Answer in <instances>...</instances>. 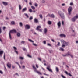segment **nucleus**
I'll use <instances>...</instances> for the list:
<instances>
[{"label": "nucleus", "mask_w": 78, "mask_h": 78, "mask_svg": "<svg viewBox=\"0 0 78 78\" xmlns=\"http://www.w3.org/2000/svg\"><path fill=\"white\" fill-rule=\"evenodd\" d=\"M61 42L62 44V47H64L66 46H67V45H69V43L68 42H66L63 40H61Z\"/></svg>", "instance_id": "f257e3e1"}, {"label": "nucleus", "mask_w": 78, "mask_h": 78, "mask_svg": "<svg viewBox=\"0 0 78 78\" xmlns=\"http://www.w3.org/2000/svg\"><path fill=\"white\" fill-rule=\"evenodd\" d=\"M32 67L34 69V70L35 72H36L38 74V75H42V74L41 73V72L37 71V70H36V67H35V66L34 65H33Z\"/></svg>", "instance_id": "f03ea898"}, {"label": "nucleus", "mask_w": 78, "mask_h": 78, "mask_svg": "<svg viewBox=\"0 0 78 78\" xmlns=\"http://www.w3.org/2000/svg\"><path fill=\"white\" fill-rule=\"evenodd\" d=\"M72 11V7H69L68 9V12L69 15H71Z\"/></svg>", "instance_id": "7ed1b4c3"}, {"label": "nucleus", "mask_w": 78, "mask_h": 78, "mask_svg": "<svg viewBox=\"0 0 78 78\" xmlns=\"http://www.w3.org/2000/svg\"><path fill=\"white\" fill-rule=\"evenodd\" d=\"M58 13L62 19H64V13H62V12L61 11H58Z\"/></svg>", "instance_id": "20e7f679"}, {"label": "nucleus", "mask_w": 78, "mask_h": 78, "mask_svg": "<svg viewBox=\"0 0 78 78\" xmlns=\"http://www.w3.org/2000/svg\"><path fill=\"white\" fill-rule=\"evenodd\" d=\"M41 28V26H38L36 28V30H37V31H39L40 32H42V29H39V28Z\"/></svg>", "instance_id": "39448f33"}, {"label": "nucleus", "mask_w": 78, "mask_h": 78, "mask_svg": "<svg viewBox=\"0 0 78 78\" xmlns=\"http://www.w3.org/2000/svg\"><path fill=\"white\" fill-rule=\"evenodd\" d=\"M7 66L9 69H11V64L9 62H8L7 63Z\"/></svg>", "instance_id": "423d86ee"}, {"label": "nucleus", "mask_w": 78, "mask_h": 78, "mask_svg": "<svg viewBox=\"0 0 78 78\" xmlns=\"http://www.w3.org/2000/svg\"><path fill=\"white\" fill-rule=\"evenodd\" d=\"M9 32L10 33H17V31L15 29H13L12 30L10 31Z\"/></svg>", "instance_id": "0eeeda50"}, {"label": "nucleus", "mask_w": 78, "mask_h": 78, "mask_svg": "<svg viewBox=\"0 0 78 78\" xmlns=\"http://www.w3.org/2000/svg\"><path fill=\"white\" fill-rule=\"evenodd\" d=\"M57 25L58 27V28H61V21H59V22H58L57 23Z\"/></svg>", "instance_id": "6e6552de"}, {"label": "nucleus", "mask_w": 78, "mask_h": 78, "mask_svg": "<svg viewBox=\"0 0 78 78\" xmlns=\"http://www.w3.org/2000/svg\"><path fill=\"white\" fill-rule=\"evenodd\" d=\"M25 28L26 29L28 30V29H30V27L29 25H27L25 26Z\"/></svg>", "instance_id": "1a4fd4ad"}, {"label": "nucleus", "mask_w": 78, "mask_h": 78, "mask_svg": "<svg viewBox=\"0 0 78 78\" xmlns=\"http://www.w3.org/2000/svg\"><path fill=\"white\" fill-rule=\"evenodd\" d=\"M50 66H48L47 69L49 71V72H52V70H51V69H50Z\"/></svg>", "instance_id": "9d476101"}, {"label": "nucleus", "mask_w": 78, "mask_h": 78, "mask_svg": "<svg viewBox=\"0 0 78 78\" xmlns=\"http://www.w3.org/2000/svg\"><path fill=\"white\" fill-rule=\"evenodd\" d=\"M2 3L4 5H5V6H7L8 4V2H2Z\"/></svg>", "instance_id": "9b49d317"}, {"label": "nucleus", "mask_w": 78, "mask_h": 78, "mask_svg": "<svg viewBox=\"0 0 78 78\" xmlns=\"http://www.w3.org/2000/svg\"><path fill=\"white\" fill-rule=\"evenodd\" d=\"M34 22L35 23H39L38 20L36 18H35L34 20Z\"/></svg>", "instance_id": "f8f14e48"}, {"label": "nucleus", "mask_w": 78, "mask_h": 78, "mask_svg": "<svg viewBox=\"0 0 78 78\" xmlns=\"http://www.w3.org/2000/svg\"><path fill=\"white\" fill-rule=\"evenodd\" d=\"M65 73H66V75H69L70 76H72V75H71L70 73H69L67 71H65Z\"/></svg>", "instance_id": "ddd939ff"}, {"label": "nucleus", "mask_w": 78, "mask_h": 78, "mask_svg": "<svg viewBox=\"0 0 78 78\" xmlns=\"http://www.w3.org/2000/svg\"><path fill=\"white\" fill-rule=\"evenodd\" d=\"M60 37H66V35L64 34H61L60 35Z\"/></svg>", "instance_id": "4468645a"}, {"label": "nucleus", "mask_w": 78, "mask_h": 78, "mask_svg": "<svg viewBox=\"0 0 78 78\" xmlns=\"http://www.w3.org/2000/svg\"><path fill=\"white\" fill-rule=\"evenodd\" d=\"M27 9V8L25 7L22 10V12H25V11H26Z\"/></svg>", "instance_id": "2eb2a0df"}, {"label": "nucleus", "mask_w": 78, "mask_h": 78, "mask_svg": "<svg viewBox=\"0 0 78 78\" xmlns=\"http://www.w3.org/2000/svg\"><path fill=\"white\" fill-rule=\"evenodd\" d=\"M3 51H0V56L1 57H2V55H3Z\"/></svg>", "instance_id": "dca6fc26"}, {"label": "nucleus", "mask_w": 78, "mask_h": 78, "mask_svg": "<svg viewBox=\"0 0 78 78\" xmlns=\"http://www.w3.org/2000/svg\"><path fill=\"white\" fill-rule=\"evenodd\" d=\"M49 16L50 17H51L52 18H55V15L53 14H52L51 15L49 14Z\"/></svg>", "instance_id": "f3484780"}, {"label": "nucleus", "mask_w": 78, "mask_h": 78, "mask_svg": "<svg viewBox=\"0 0 78 78\" xmlns=\"http://www.w3.org/2000/svg\"><path fill=\"white\" fill-rule=\"evenodd\" d=\"M76 20V19L74 17L72 18V22H75V20Z\"/></svg>", "instance_id": "a211bd4d"}, {"label": "nucleus", "mask_w": 78, "mask_h": 78, "mask_svg": "<svg viewBox=\"0 0 78 78\" xmlns=\"http://www.w3.org/2000/svg\"><path fill=\"white\" fill-rule=\"evenodd\" d=\"M44 33H47V29L46 28H44Z\"/></svg>", "instance_id": "6ab92c4d"}, {"label": "nucleus", "mask_w": 78, "mask_h": 78, "mask_svg": "<svg viewBox=\"0 0 78 78\" xmlns=\"http://www.w3.org/2000/svg\"><path fill=\"white\" fill-rule=\"evenodd\" d=\"M9 39H12V38L11 37V33L10 32L9 33Z\"/></svg>", "instance_id": "aec40b11"}, {"label": "nucleus", "mask_w": 78, "mask_h": 78, "mask_svg": "<svg viewBox=\"0 0 78 78\" xmlns=\"http://www.w3.org/2000/svg\"><path fill=\"white\" fill-rule=\"evenodd\" d=\"M17 35L18 37H20V33H18L17 34Z\"/></svg>", "instance_id": "412c9836"}, {"label": "nucleus", "mask_w": 78, "mask_h": 78, "mask_svg": "<svg viewBox=\"0 0 78 78\" xmlns=\"http://www.w3.org/2000/svg\"><path fill=\"white\" fill-rule=\"evenodd\" d=\"M74 17L76 18V20L77 19H78V15H76Z\"/></svg>", "instance_id": "4be33fe9"}, {"label": "nucleus", "mask_w": 78, "mask_h": 78, "mask_svg": "<svg viewBox=\"0 0 78 78\" xmlns=\"http://www.w3.org/2000/svg\"><path fill=\"white\" fill-rule=\"evenodd\" d=\"M56 70L57 72H59V69H58V67H56Z\"/></svg>", "instance_id": "5701e85b"}, {"label": "nucleus", "mask_w": 78, "mask_h": 78, "mask_svg": "<svg viewBox=\"0 0 78 78\" xmlns=\"http://www.w3.org/2000/svg\"><path fill=\"white\" fill-rule=\"evenodd\" d=\"M48 23L49 25H51V22L50 21H48Z\"/></svg>", "instance_id": "b1692460"}, {"label": "nucleus", "mask_w": 78, "mask_h": 78, "mask_svg": "<svg viewBox=\"0 0 78 78\" xmlns=\"http://www.w3.org/2000/svg\"><path fill=\"white\" fill-rule=\"evenodd\" d=\"M19 25L20 27H22V26H23V24H22V23L21 22L20 23Z\"/></svg>", "instance_id": "393cba45"}, {"label": "nucleus", "mask_w": 78, "mask_h": 78, "mask_svg": "<svg viewBox=\"0 0 78 78\" xmlns=\"http://www.w3.org/2000/svg\"><path fill=\"white\" fill-rule=\"evenodd\" d=\"M31 8H32V9H33V10H34V9H36V7H34V6H32Z\"/></svg>", "instance_id": "a878e982"}, {"label": "nucleus", "mask_w": 78, "mask_h": 78, "mask_svg": "<svg viewBox=\"0 0 78 78\" xmlns=\"http://www.w3.org/2000/svg\"><path fill=\"white\" fill-rule=\"evenodd\" d=\"M20 59H21V60H23V59H24V58H23V57H20Z\"/></svg>", "instance_id": "bb28decb"}, {"label": "nucleus", "mask_w": 78, "mask_h": 78, "mask_svg": "<svg viewBox=\"0 0 78 78\" xmlns=\"http://www.w3.org/2000/svg\"><path fill=\"white\" fill-rule=\"evenodd\" d=\"M28 40L30 42H32V43H33L34 42V41H33V40H31V39H29Z\"/></svg>", "instance_id": "cd10ccee"}, {"label": "nucleus", "mask_w": 78, "mask_h": 78, "mask_svg": "<svg viewBox=\"0 0 78 78\" xmlns=\"http://www.w3.org/2000/svg\"><path fill=\"white\" fill-rule=\"evenodd\" d=\"M24 15L26 16V17L27 18H28V17H29V16H28V14H27V13H24Z\"/></svg>", "instance_id": "c85d7f7f"}, {"label": "nucleus", "mask_w": 78, "mask_h": 78, "mask_svg": "<svg viewBox=\"0 0 78 78\" xmlns=\"http://www.w3.org/2000/svg\"><path fill=\"white\" fill-rule=\"evenodd\" d=\"M29 11L30 12H33V10H32V9H30L29 10Z\"/></svg>", "instance_id": "c756f323"}, {"label": "nucleus", "mask_w": 78, "mask_h": 78, "mask_svg": "<svg viewBox=\"0 0 78 78\" xmlns=\"http://www.w3.org/2000/svg\"><path fill=\"white\" fill-rule=\"evenodd\" d=\"M13 48L14 49V51L17 50V48H16V47H13Z\"/></svg>", "instance_id": "7c9ffc66"}, {"label": "nucleus", "mask_w": 78, "mask_h": 78, "mask_svg": "<svg viewBox=\"0 0 78 78\" xmlns=\"http://www.w3.org/2000/svg\"><path fill=\"white\" fill-rule=\"evenodd\" d=\"M19 9L20 10H21V9H22V7H21V5H19Z\"/></svg>", "instance_id": "2f4dec72"}, {"label": "nucleus", "mask_w": 78, "mask_h": 78, "mask_svg": "<svg viewBox=\"0 0 78 78\" xmlns=\"http://www.w3.org/2000/svg\"><path fill=\"white\" fill-rule=\"evenodd\" d=\"M11 23L12 25H14L15 24V22L14 21H12L11 22Z\"/></svg>", "instance_id": "473e14b6"}, {"label": "nucleus", "mask_w": 78, "mask_h": 78, "mask_svg": "<svg viewBox=\"0 0 78 78\" xmlns=\"http://www.w3.org/2000/svg\"><path fill=\"white\" fill-rule=\"evenodd\" d=\"M34 5L35 6L37 7V6H38V4L37 3H36L34 4Z\"/></svg>", "instance_id": "72a5a7b5"}, {"label": "nucleus", "mask_w": 78, "mask_h": 78, "mask_svg": "<svg viewBox=\"0 0 78 78\" xmlns=\"http://www.w3.org/2000/svg\"><path fill=\"white\" fill-rule=\"evenodd\" d=\"M60 50H61V51H64V49H63V48H60Z\"/></svg>", "instance_id": "f704fd0d"}, {"label": "nucleus", "mask_w": 78, "mask_h": 78, "mask_svg": "<svg viewBox=\"0 0 78 78\" xmlns=\"http://www.w3.org/2000/svg\"><path fill=\"white\" fill-rule=\"evenodd\" d=\"M5 56H6V54L5 53H4V60H5L6 59L5 58Z\"/></svg>", "instance_id": "c9c22d12"}, {"label": "nucleus", "mask_w": 78, "mask_h": 78, "mask_svg": "<svg viewBox=\"0 0 78 78\" xmlns=\"http://www.w3.org/2000/svg\"><path fill=\"white\" fill-rule=\"evenodd\" d=\"M70 5L71 6H73V2H71L70 3Z\"/></svg>", "instance_id": "e433bc0d"}, {"label": "nucleus", "mask_w": 78, "mask_h": 78, "mask_svg": "<svg viewBox=\"0 0 78 78\" xmlns=\"http://www.w3.org/2000/svg\"><path fill=\"white\" fill-rule=\"evenodd\" d=\"M70 54L69 53H67V54H66V56H68L69 55L70 56Z\"/></svg>", "instance_id": "4c0bfd02"}, {"label": "nucleus", "mask_w": 78, "mask_h": 78, "mask_svg": "<svg viewBox=\"0 0 78 78\" xmlns=\"http://www.w3.org/2000/svg\"><path fill=\"white\" fill-rule=\"evenodd\" d=\"M14 51L16 54H18V51H17V50Z\"/></svg>", "instance_id": "58836bf2"}, {"label": "nucleus", "mask_w": 78, "mask_h": 78, "mask_svg": "<svg viewBox=\"0 0 78 78\" xmlns=\"http://www.w3.org/2000/svg\"><path fill=\"white\" fill-rule=\"evenodd\" d=\"M0 73H1V74H3V71H2V70H0Z\"/></svg>", "instance_id": "ea45409f"}, {"label": "nucleus", "mask_w": 78, "mask_h": 78, "mask_svg": "<svg viewBox=\"0 0 78 78\" xmlns=\"http://www.w3.org/2000/svg\"><path fill=\"white\" fill-rule=\"evenodd\" d=\"M39 16L40 18H42V14L39 15Z\"/></svg>", "instance_id": "a19ab883"}, {"label": "nucleus", "mask_w": 78, "mask_h": 78, "mask_svg": "<svg viewBox=\"0 0 78 78\" xmlns=\"http://www.w3.org/2000/svg\"><path fill=\"white\" fill-rule=\"evenodd\" d=\"M33 19V17L31 16L29 18V20H31Z\"/></svg>", "instance_id": "79ce46f5"}, {"label": "nucleus", "mask_w": 78, "mask_h": 78, "mask_svg": "<svg viewBox=\"0 0 78 78\" xmlns=\"http://www.w3.org/2000/svg\"><path fill=\"white\" fill-rule=\"evenodd\" d=\"M61 76L62 78H66V77L62 75H61Z\"/></svg>", "instance_id": "37998d69"}, {"label": "nucleus", "mask_w": 78, "mask_h": 78, "mask_svg": "<svg viewBox=\"0 0 78 78\" xmlns=\"http://www.w3.org/2000/svg\"><path fill=\"white\" fill-rule=\"evenodd\" d=\"M69 56H70L72 58H73V55H72V54H70L69 55Z\"/></svg>", "instance_id": "c03bdc74"}, {"label": "nucleus", "mask_w": 78, "mask_h": 78, "mask_svg": "<svg viewBox=\"0 0 78 78\" xmlns=\"http://www.w3.org/2000/svg\"><path fill=\"white\" fill-rule=\"evenodd\" d=\"M33 45H34V46H37V45L35 44L34 43H33Z\"/></svg>", "instance_id": "a18cd8bd"}, {"label": "nucleus", "mask_w": 78, "mask_h": 78, "mask_svg": "<svg viewBox=\"0 0 78 78\" xmlns=\"http://www.w3.org/2000/svg\"><path fill=\"white\" fill-rule=\"evenodd\" d=\"M2 33V28L0 27V34Z\"/></svg>", "instance_id": "49530a36"}, {"label": "nucleus", "mask_w": 78, "mask_h": 78, "mask_svg": "<svg viewBox=\"0 0 78 78\" xmlns=\"http://www.w3.org/2000/svg\"><path fill=\"white\" fill-rule=\"evenodd\" d=\"M49 52L50 53H52L53 52V51L52 50H49Z\"/></svg>", "instance_id": "de8ad7c7"}, {"label": "nucleus", "mask_w": 78, "mask_h": 78, "mask_svg": "<svg viewBox=\"0 0 78 78\" xmlns=\"http://www.w3.org/2000/svg\"><path fill=\"white\" fill-rule=\"evenodd\" d=\"M12 68L13 69H15V66L13 65H12Z\"/></svg>", "instance_id": "09e8293b"}, {"label": "nucleus", "mask_w": 78, "mask_h": 78, "mask_svg": "<svg viewBox=\"0 0 78 78\" xmlns=\"http://www.w3.org/2000/svg\"><path fill=\"white\" fill-rule=\"evenodd\" d=\"M42 2L43 3H45V0H43L42 1Z\"/></svg>", "instance_id": "8fccbe9b"}, {"label": "nucleus", "mask_w": 78, "mask_h": 78, "mask_svg": "<svg viewBox=\"0 0 78 78\" xmlns=\"http://www.w3.org/2000/svg\"><path fill=\"white\" fill-rule=\"evenodd\" d=\"M25 42V41H21V44H24Z\"/></svg>", "instance_id": "3c124183"}, {"label": "nucleus", "mask_w": 78, "mask_h": 78, "mask_svg": "<svg viewBox=\"0 0 78 78\" xmlns=\"http://www.w3.org/2000/svg\"><path fill=\"white\" fill-rule=\"evenodd\" d=\"M6 28V27H3V30H5V29Z\"/></svg>", "instance_id": "603ef678"}, {"label": "nucleus", "mask_w": 78, "mask_h": 78, "mask_svg": "<svg viewBox=\"0 0 78 78\" xmlns=\"http://www.w3.org/2000/svg\"><path fill=\"white\" fill-rule=\"evenodd\" d=\"M23 50H24V51H25L26 50V48H23Z\"/></svg>", "instance_id": "864d4df0"}, {"label": "nucleus", "mask_w": 78, "mask_h": 78, "mask_svg": "<svg viewBox=\"0 0 78 78\" xmlns=\"http://www.w3.org/2000/svg\"><path fill=\"white\" fill-rule=\"evenodd\" d=\"M62 55V56H63V57H66V56H66V54H65V55Z\"/></svg>", "instance_id": "5fc2aeb1"}, {"label": "nucleus", "mask_w": 78, "mask_h": 78, "mask_svg": "<svg viewBox=\"0 0 78 78\" xmlns=\"http://www.w3.org/2000/svg\"><path fill=\"white\" fill-rule=\"evenodd\" d=\"M22 68H23V69H25V66H22Z\"/></svg>", "instance_id": "6e6d98bb"}, {"label": "nucleus", "mask_w": 78, "mask_h": 78, "mask_svg": "<svg viewBox=\"0 0 78 78\" xmlns=\"http://www.w3.org/2000/svg\"><path fill=\"white\" fill-rule=\"evenodd\" d=\"M15 64H17L18 65H19V64L17 62H15Z\"/></svg>", "instance_id": "4d7b16f0"}, {"label": "nucleus", "mask_w": 78, "mask_h": 78, "mask_svg": "<svg viewBox=\"0 0 78 78\" xmlns=\"http://www.w3.org/2000/svg\"><path fill=\"white\" fill-rule=\"evenodd\" d=\"M62 6H65V4L64 3H63V4H62Z\"/></svg>", "instance_id": "13d9d810"}, {"label": "nucleus", "mask_w": 78, "mask_h": 78, "mask_svg": "<svg viewBox=\"0 0 78 78\" xmlns=\"http://www.w3.org/2000/svg\"><path fill=\"white\" fill-rule=\"evenodd\" d=\"M23 63V62H22L21 61H20V64H22Z\"/></svg>", "instance_id": "bf43d9fd"}, {"label": "nucleus", "mask_w": 78, "mask_h": 78, "mask_svg": "<svg viewBox=\"0 0 78 78\" xmlns=\"http://www.w3.org/2000/svg\"><path fill=\"white\" fill-rule=\"evenodd\" d=\"M43 43L44 44H46V41H43Z\"/></svg>", "instance_id": "052dcab7"}, {"label": "nucleus", "mask_w": 78, "mask_h": 78, "mask_svg": "<svg viewBox=\"0 0 78 78\" xmlns=\"http://www.w3.org/2000/svg\"><path fill=\"white\" fill-rule=\"evenodd\" d=\"M60 45V42H58V43L57 44V45H58V46H59V45Z\"/></svg>", "instance_id": "680f3d73"}, {"label": "nucleus", "mask_w": 78, "mask_h": 78, "mask_svg": "<svg viewBox=\"0 0 78 78\" xmlns=\"http://www.w3.org/2000/svg\"><path fill=\"white\" fill-rule=\"evenodd\" d=\"M44 75H46L47 76H48V75L47 74H45V73H44Z\"/></svg>", "instance_id": "e2e57ef3"}, {"label": "nucleus", "mask_w": 78, "mask_h": 78, "mask_svg": "<svg viewBox=\"0 0 78 78\" xmlns=\"http://www.w3.org/2000/svg\"><path fill=\"white\" fill-rule=\"evenodd\" d=\"M64 21H62V25H64Z\"/></svg>", "instance_id": "0e129e2a"}, {"label": "nucleus", "mask_w": 78, "mask_h": 78, "mask_svg": "<svg viewBox=\"0 0 78 78\" xmlns=\"http://www.w3.org/2000/svg\"><path fill=\"white\" fill-rule=\"evenodd\" d=\"M25 2L26 3H28V1L27 0H24Z\"/></svg>", "instance_id": "69168bd1"}, {"label": "nucleus", "mask_w": 78, "mask_h": 78, "mask_svg": "<svg viewBox=\"0 0 78 78\" xmlns=\"http://www.w3.org/2000/svg\"><path fill=\"white\" fill-rule=\"evenodd\" d=\"M36 67L37 68H38L39 67V66H38V65H36Z\"/></svg>", "instance_id": "338daca9"}, {"label": "nucleus", "mask_w": 78, "mask_h": 78, "mask_svg": "<svg viewBox=\"0 0 78 78\" xmlns=\"http://www.w3.org/2000/svg\"><path fill=\"white\" fill-rule=\"evenodd\" d=\"M48 46H51V45H50V44L49 43L48 44Z\"/></svg>", "instance_id": "774afa93"}]
</instances>
